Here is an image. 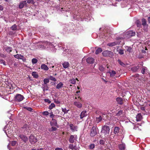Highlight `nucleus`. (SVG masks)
Listing matches in <instances>:
<instances>
[{
    "label": "nucleus",
    "instance_id": "f257e3e1",
    "mask_svg": "<svg viewBox=\"0 0 150 150\" xmlns=\"http://www.w3.org/2000/svg\"><path fill=\"white\" fill-rule=\"evenodd\" d=\"M110 131L109 127L106 125H104L102 127L101 131L102 134L104 135L105 137L108 136L109 134Z\"/></svg>",
    "mask_w": 150,
    "mask_h": 150
},
{
    "label": "nucleus",
    "instance_id": "f03ea898",
    "mask_svg": "<svg viewBox=\"0 0 150 150\" xmlns=\"http://www.w3.org/2000/svg\"><path fill=\"white\" fill-rule=\"evenodd\" d=\"M81 98L79 96L77 100L75 101L74 103V105L78 108H81L82 106V104L81 102Z\"/></svg>",
    "mask_w": 150,
    "mask_h": 150
},
{
    "label": "nucleus",
    "instance_id": "7ed1b4c3",
    "mask_svg": "<svg viewBox=\"0 0 150 150\" xmlns=\"http://www.w3.org/2000/svg\"><path fill=\"white\" fill-rule=\"evenodd\" d=\"M98 130V129L97 127L96 128V127L94 126L93 127L91 130L90 136L92 137H93L96 135L97 134Z\"/></svg>",
    "mask_w": 150,
    "mask_h": 150
},
{
    "label": "nucleus",
    "instance_id": "20e7f679",
    "mask_svg": "<svg viewBox=\"0 0 150 150\" xmlns=\"http://www.w3.org/2000/svg\"><path fill=\"white\" fill-rule=\"evenodd\" d=\"M29 141L30 143L32 144H34L37 142V139L33 135H31L29 138Z\"/></svg>",
    "mask_w": 150,
    "mask_h": 150
},
{
    "label": "nucleus",
    "instance_id": "39448f33",
    "mask_svg": "<svg viewBox=\"0 0 150 150\" xmlns=\"http://www.w3.org/2000/svg\"><path fill=\"white\" fill-rule=\"evenodd\" d=\"M24 98V97L23 95L20 94H17L15 97V100L16 101L20 102L22 101Z\"/></svg>",
    "mask_w": 150,
    "mask_h": 150
},
{
    "label": "nucleus",
    "instance_id": "423d86ee",
    "mask_svg": "<svg viewBox=\"0 0 150 150\" xmlns=\"http://www.w3.org/2000/svg\"><path fill=\"white\" fill-rule=\"evenodd\" d=\"M77 138V135H71L69 138V141L70 143L73 144L76 140Z\"/></svg>",
    "mask_w": 150,
    "mask_h": 150
},
{
    "label": "nucleus",
    "instance_id": "0eeeda50",
    "mask_svg": "<svg viewBox=\"0 0 150 150\" xmlns=\"http://www.w3.org/2000/svg\"><path fill=\"white\" fill-rule=\"evenodd\" d=\"M102 54L104 56L106 57V56H109V57H112L113 55V53L112 52L108 51L106 50L102 52Z\"/></svg>",
    "mask_w": 150,
    "mask_h": 150
},
{
    "label": "nucleus",
    "instance_id": "6e6552de",
    "mask_svg": "<svg viewBox=\"0 0 150 150\" xmlns=\"http://www.w3.org/2000/svg\"><path fill=\"white\" fill-rule=\"evenodd\" d=\"M118 147L119 150H125L126 148V145L122 140L121 143L118 144Z\"/></svg>",
    "mask_w": 150,
    "mask_h": 150
},
{
    "label": "nucleus",
    "instance_id": "1a4fd4ad",
    "mask_svg": "<svg viewBox=\"0 0 150 150\" xmlns=\"http://www.w3.org/2000/svg\"><path fill=\"white\" fill-rule=\"evenodd\" d=\"M125 34L127 37H129L134 36L135 35V32L131 30L126 32Z\"/></svg>",
    "mask_w": 150,
    "mask_h": 150
},
{
    "label": "nucleus",
    "instance_id": "9d476101",
    "mask_svg": "<svg viewBox=\"0 0 150 150\" xmlns=\"http://www.w3.org/2000/svg\"><path fill=\"white\" fill-rule=\"evenodd\" d=\"M69 148L72 150H78L79 149V148L75 144H70L69 145Z\"/></svg>",
    "mask_w": 150,
    "mask_h": 150
},
{
    "label": "nucleus",
    "instance_id": "9b49d317",
    "mask_svg": "<svg viewBox=\"0 0 150 150\" xmlns=\"http://www.w3.org/2000/svg\"><path fill=\"white\" fill-rule=\"evenodd\" d=\"M69 126L70 129L73 132L77 131V127L76 126H75L72 124H70Z\"/></svg>",
    "mask_w": 150,
    "mask_h": 150
},
{
    "label": "nucleus",
    "instance_id": "f8f14e48",
    "mask_svg": "<svg viewBox=\"0 0 150 150\" xmlns=\"http://www.w3.org/2000/svg\"><path fill=\"white\" fill-rule=\"evenodd\" d=\"M26 4L27 2L26 1H22L20 2L19 7L20 9H22Z\"/></svg>",
    "mask_w": 150,
    "mask_h": 150
},
{
    "label": "nucleus",
    "instance_id": "ddd939ff",
    "mask_svg": "<svg viewBox=\"0 0 150 150\" xmlns=\"http://www.w3.org/2000/svg\"><path fill=\"white\" fill-rule=\"evenodd\" d=\"M19 137L23 142H26L28 140V138L26 136L24 135L20 134L19 135Z\"/></svg>",
    "mask_w": 150,
    "mask_h": 150
},
{
    "label": "nucleus",
    "instance_id": "4468645a",
    "mask_svg": "<svg viewBox=\"0 0 150 150\" xmlns=\"http://www.w3.org/2000/svg\"><path fill=\"white\" fill-rule=\"evenodd\" d=\"M94 61V59L92 57H88L86 59V62L89 64H93Z\"/></svg>",
    "mask_w": 150,
    "mask_h": 150
},
{
    "label": "nucleus",
    "instance_id": "2eb2a0df",
    "mask_svg": "<svg viewBox=\"0 0 150 150\" xmlns=\"http://www.w3.org/2000/svg\"><path fill=\"white\" fill-rule=\"evenodd\" d=\"M117 103L119 104L122 105L123 103V100L121 98H117L116 99Z\"/></svg>",
    "mask_w": 150,
    "mask_h": 150
},
{
    "label": "nucleus",
    "instance_id": "dca6fc26",
    "mask_svg": "<svg viewBox=\"0 0 150 150\" xmlns=\"http://www.w3.org/2000/svg\"><path fill=\"white\" fill-rule=\"evenodd\" d=\"M105 115V114H103L102 116H100L99 117H97L96 118V120L97 122L98 123L99 122H100L102 119V118H103V115Z\"/></svg>",
    "mask_w": 150,
    "mask_h": 150
},
{
    "label": "nucleus",
    "instance_id": "f3484780",
    "mask_svg": "<svg viewBox=\"0 0 150 150\" xmlns=\"http://www.w3.org/2000/svg\"><path fill=\"white\" fill-rule=\"evenodd\" d=\"M62 64L63 67L65 69L68 68L69 66V63L67 62H64Z\"/></svg>",
    "mask_w": 150,
    "mask_h": 150
},
{
    "label": "nucleus",
    "instance_id": "a211bd4d",
    "mask_svg": "<svg viewBox=\"0 0 150 150\" xmlns=\"http://www.w3.org/2000/svg\"><path fill=\"white\" fill-rule=\"evenodd\" d=\"M87 115L86 112L85 111H82L80 114V118L81 119L83 118Z\"/></svg>",
    "mask_w": 150,
    "mask_h": 150
},
{
    "label": "nucleus",
    "instance_id": "6ab92c4d",
    "mask_svg": "<svg viewBox=\"0 0 150 150\" xmlns=\"http://www.w3.org/2000/svg\"><path fill=\"white\" fill-rule=\"evenodd\" d=\"M41 69L44 70H47L49 69L48 67L45 64H42L41 66Z\"/></svg>",
    "mask_w": 150,
    "mask_h": 150
},
{
    "label": "nucleus",
    "instance_id": "aec40b11",
    "mask_svg": "<svg viewBox=\"0 0 150 150\" xmlns=\"http://www.w3.org/2000/svg\"><path fill=\"white\" fill-rule=\"evenodd\" d=\"M118 44V43L117 42H110L107 44V45L109 46H113Z\"/></svg>",
    "mask_w": 150,
    "mask_h": 150
},
{
    "label": "nucleus",
    "instance_id": "412c9836",
    "mask_svg": "<svg viewBox=\"0 0 150 150\" xmlns=\"http://www.w3.org/2000/svg\"><path fill=\"white\" fill-rule=\"evenodd\" d=\"M50 124L51 125L56 126L57 125V122L56 120L52 118V121L50 122Z\"/></svg>",
    "mask_w": 150,
    "mask_h": 150
},
{
    "label": "nucleus",
    "instance_id": "4be33fe9",
    "mask_svg": "<svg viewBox=\"0 0 150 150\" xmlns=\"http://www.w3.org/2000/svg\"><path fill=\"white\" fill-rule=\"evenodd\" d=\"M137 120V121H140L142 118V117L140 114H138L136 117Z\"/></svg>",
    "mask_w": 150,
    "mask_h": 150
},
{
    "label": "nucleus",
    "instance_id": "5701e85b",
    "mask_svg": "<svg viewBox=\"0 0 150 150\" xmlns=\"http://www.w3.org/2000/svg\"><path fill=\"white\" fill-rule=\"evenodd\" d=\"M14 57L18 59H22L24 57L23 56L21 55V54H17L16 55H14Z\"/></svg>",
    "mask_w": 150,
    "mask_h": 150
},
{
    "label": "nucleus",
    "instance_id": "b1692460",
    "mask_svg": "<svg viewBox=\"0 0 150 150\" xmlns=\"http://www.w3.org/2000/svg\"><path fill=\"white\" fill-rule=\"evenodd\" d=\"M76 80H77L78 81V79H72L70 80L69 81L72 84H75L76 83Z\"/></svg>",
    "mask_w": 150,
    "mask_h": 150
},
{
    "label": "nucleus",
    "instance_id": "393cba45",
    "mask_svg": "<svg viewBox=\"0 0 150 150\" xmlns=\"http://www.w3.org/2000/svg\"><path fill=\"white\" fill-rule=\"evenodd\" d=\"M5 133H6V134L7 136L8 137H9L8 135H9V136H10V134H12V131L11 130H10L9 131L8 130V129H7V130H5Z\"/></svg>",
    "mask_w": 150,
    "mask_h": 150
},
{
    "label": "nucleus",
    "instance_id": "a878e982",
    "mask_svg": "<svg viewBox=\"0 0 150 150\" xmlns=\"http://www.w3.org/2000/svg\"><path fill=\"white\" fill-rule=\"evenodd\" d=\"M4 49L7 52H10L12 51V48L10 47H5Z\"/></svg>",
    "mask_w": 150,
    "mask_h": 150
},
{
    "label": "nucleus",
    "instance_id": "bb28decb",
    "mask_svg": "<svg viewBox=\"0 0 150 150\" xmlns=\"http://www.w3.org/2000/svg\"><path fill=\"white\" fill-rule=\"evenodd\" d=\"M63 85V83L62 82H60L59 83L57 84L56 88L57 89H59L62 87Z\"/></svg>",
    "mask_w": 150,
    "mask_h": 150
},
{
    "label": "nucleus",
    "instance_id": "cd10ccee",
    "mask_svg": "<svg viewBox=\"0 0 150 150\" xmlns=\"http://www.w3.org/2000/svg\"><path fill=\"white\" fill-rule=\"evenodd\" d=\"M139 69V67L137 66V67H134L132 68L131 70L133 72H136Z\"/></svg>",
    "mask_w": 150,
    "mask_h": 150
},
{
    "label": "nucleus",
    "instance_id": "c85d7f7f",
    "mask_svg": "<svg viewBox=\"0 0 150 150\" xmlns=\"http://www.w3.org/2000/svg\"><path fill=\"white\" fill-rule=\"evenodd\" d=\"M102 51V49L100 48H98L96 50L95 53L97 54L101 53Z\"/></svg>",
    "mask_w": 150,
    "mask_h": 150
},
{
    "label": "nucleus",
    "instance_id": "c756f323",
    "mask_svg": "<svg viewBox=\"0 0 150 150\" xmlns=\"http://www.w3.org/2000/svg\"><path fill=\"white\" fill-rule=\"evenodd\" d=\"M125 48L126 50L129 52H131L132 51V48L130 47L126 46Z\"/></svg>",
    "mask_w": 150,
    "mask_h": 150
},
{
    "label": "nucleus",
    "instance_id": "7c9ffc66",
    "mask_svg": "<svg viewBox=\"0 0 150 150\" xmlns=\"http://www.w3.org/2000/svg\"><path fill=\"white\" fill-rule=\"evenodd\" d=\"M29 128V127L28 125L27 124L24 125L23 127V129L25 131L26 130L27 131L28 129Z\"/></svg>",
    "mask_w": 150,
    "mask_h": 150
},
{
    "label": "nucleus",
    "instance_id": "2f4dec72",
    "mask_svg": "<svg viewBox=\"0 0 150 150\" xmlns=\"http://www.w3.org/2000/svg\"><path fill=\"white\" fill-rule=\"evenodd\" d=\"M119 129H120V128L118 127H115V129H114V133L115 134H117L119 132Z\"/></svg>",
    "mask_w": 150,
    "mask_h": 150
},
{
    "label": "nucleus",
    "instance_id": "473e14b6",
    "mask_svg": "<svg viewBox=\"0 0 150 150\" xmlns=\"http://www.w3.org/2000/svg\"><path fill=\"white\" fill-rule=\"evenodd\" d=\"M11 29L13 30H17L16 25L15 24L11 27Z\"/></svg>",
    "mask_w": 150,
    "mask_h": 150
},
{
    "label": "nucleus",
    "instance_id": "72a5a7b5",
    "mask_svg": "<svg viewBox=\"0 0 150 150\" xmlns=\"http://www.w3.org/2000/svg\"><path fill=\"white\" fill-rule=\"evenodd\" d=\"M119 64L121 65L123 67H125V64L122 62L120 59H118L117 61Z\"/></svg>",
    "mask_w": 150,
    "mask_h": 150
},
{
    "label": "nucleus",
    "instance_id": "f704fd0d",
    "mask_svg": "<svg viewBox=\"0 0 150 150\" xmlns=\"http://www.w3.org/2000/svg\"><path fill=\"white\" fill-rule=\"evenodd\" d=\"M110 77H113L115 76L116 72L114 71L113 70L111 72H110Z\"/></svg>",
    "mask_w": 150,
    "mask_h": 150
},
{
    "label": "nucleus",
    "instance_id": "c9c22d12",
    "mask_svg": "<svg viewBox=\"0 0 150 150\" xmlns=\"http://www.w3.org/2000/svg\"><path fill=\"white\" fill-rule=\"evenodd\" d=\"M32 63L33 64H34L36 63L38 61V60L36 58H33L32 59Z\"/></svg>",
    "mask_w": 150,
    "mask_h": 150
},
{
    "label": "nucleus",
    "instance_id": "e433bc0d",
    "mask_svg": "<svg viewBox=\"0 0 150 150\" xmlns=\"http://www.w3.org/2000/svg\"><path fill=\"white\" fill-rule=\"evenodd\" d=\"M95 147V145L93 144H91L89 146V148L91 149H93Z\"/></svg>",
    "mask_w": 150,
    "mask_h": 150
},
{
    "label": "nucleus",
    "instance_id": "4c0bfd02",
    "mask_svg": "<svg viewBox=\"0 0 150 150\" xmlns=\"http://www.w3.org/2000/svg\"><path fill=\"white\" fill-rule=\"evenodd\" d=\"M142 24L143 26L147 25L146 24V20L145 19L143 18L142 19Z\"/></svg>",
    "mask_w": 150,
    "mask_h": 150
},
{
    "label": "nucleus",
    "instance_id": "58836bf2",
    "mask_svg": "<svg viewBox=\"0 0 150 150\" xmlns=\"http://www.w3.org/2000/svg\"><path fill=\"white\" fill-rule=\"evenodd\" d=\"M144 28L143 30L146 32H148V25H143Z\"/></svg>",
    "mask_w": 150,
    "mask_h": 150
},
{
    "label": "nucleus",
    "instance_id": "ea45409f",
    "mask_svg": "<svg viewBox=\"0 0 150 150\" xmlns=\"http://www.w3.org/2000/svg\"><path fill=\"white\" fill-rule=\"evenodd\" d=\"M136 24L137 25V27L139 28H140L141 26V24L140 22L139 21H137L136 22Z\"/></svg>",
    "mask_w": 150,
    "mask_h": 150
},
{
    "label": "nucleus",
    "instance_id": "a19ab883",
    "mask_svg": "<svg viewBox=\"0 0 150 150\" xmlns=\"http://www.w3.org/2000/svg\"><path fill=\"white\" fill-rule=\"evenodd\" d=\"M55 104L53 103H52L51 104V105L49 106V108L50 109H52L53 108L55 107Z\"/></svg>",
    "mask_w": 150,
    "mask_h": 150
},
{
    "label": "nucleus",
    "instance_id": "79ce46f5",
    "mask_svg": "<svg viewBox=\"0 0 150 150\" xmlns=\"http://www.w3.org/2000/svg\"><path fill=\"white\" fill-rule=\"evenodd\" d=\"M99 70L101 71H103L104 70V67L102 65L99 66Z\"/></svg>",
    "mask_w": 150,
    "mask_h": 150
},
{
    "label": "nucleus",
    "instance_id": "37998d69",
    "mask_svg": "<svg viewBox=\"0 0 150 150\" xmlns=\"http://www.w3.org/2000/svg\"><path fill=\"white\" fill-rule=\"evenodd\" d=\"M123 113V111L122 110H120L116 114V115L117 116H120L121 115H122Z\"/></svg>",
    "mask_w": 150,
    "mask_h": 150
},
{
    "label": "nucleus",
    "instance_id": "c03bdc74",
    "mask_svg": "<svg viewBox=\"0 0 150 150\" xmlns=\"http://www.w3.org/2000/svg\"><path fill=\"white\" fill-rule=\"evenodd\" d=\"M62 111L64 112V113H68L69 110H67L65 108H62Z\"/></svg>",
    "mask_w": 150,
    "mask_h": 150
},
{
    "label": "nucleus",
    "instance_id": "a18cd8bd",
    "mask_svg": "<svg viewBox=\"0 0 150 150\" xmlns=\"http://www.w3.org/2000/svg\"><path fill=\"white\" fill-rule=\"evenodd\" d=\"M32 75L35 78H37L38 76V74L35 72H33L32 73Z\"/></svg>",
    "mask_w": 150,
    "mask_h": 150
},
{
    "label": "nucleus",
    "instance_id": "49530a36",
    "mask_svg": "<svg viewBox=\"0 0 150 150\" xmlns=\"http://www.w3.org/2000/svg\"><path fill=\"white\" fill-rule=\"evenodd\" d=\"M49 80L48 79H45L44 80V83L45 84H46L47 83H49Z\"/></svg>",
    "mask_w": 150,
    "mask_h": 150
},
{
    "label": "nucleus",
    "instance_id": "de8ad7c7",
    "mask_svg": "<svg viewBox=\"0 0 150 150\" xmlns=\"http://www.w3.org/2000/svg\"><path fill=\"white\" fill-rule=\"evenodd\" d=\"M118 51L119 54H120L122 55L124 54V51L123 50L120 49Z\"/></svg>",
    "mask_w": 150,
    "mask_h": 150
},
{
    "label": "nucleus",
    "instance_id": "09e8293b",
    "mask_svg": "<svg viewBox=\"0 0 150 150\" xmlns=\"http://www.w3.org/2000/svg\"><path fill=\"white\" fill-rule=\"evenodd\" d=\"M50 79L52 81H56V79L55 78L53 77L52 76H50Z\"/></svg>",
    "mask_w": 150,
    "mask_h": 150
},
{
    "label": "nucleus",
    "instance_id": "8fccbe9b",
    "mask_svg": "<svg viewBox=\"0 0 150 150\" xmlns=\"http://www.w3.org/2000/svg\"><path fill=\"white\" fill-rule=\"evenodd\" d=\"M100 144L101 145H104L105 143V141L103 139H101L100 140Z\"/></svg>",
    "mask_w": 150,
    "mask_h": 150
},
{
    "label": "nucleus",
    "instance_id": "3c124183",
    "mask_svg": "<svg viewBox=\"0 0 150 150\" xmlns=\"http://www.w3.org/2000/svg\"><path fill=\"white\" fill-rule=\"evenodd\" d=\"M0 64H3L4 65H6L5 61L3 59H0Z\"/></svg>",
    "mask_w": 150,
    "mask_h": 150
},
{
    "label": "nucleus",
    "instance_id": "603ef678",
    "mask_svg": "<svg viewBox=\"0 0 150 150\" xmlns=\"http://www.w3.org/2000/svg\"><path fill=\"white\" fill-rule=\"evenodd\" d=\"M28 3H32V4H34V2L33 0H26Z\"/></svg>",
    "mask_w": 150,
    "mask_h": 150
},
{
    "label": "nucleus",
    "instance_id": "864d4df0",
    "mask_svg": "<svg viewBox=\"0 0 150 150\" xmlns=\"http://www.w3.org/2000/svg\"><path fill=\"white\" fill-rule=\"evenodd\" d=\"M42 114L45 115H49V113L47 111H44L42 112Z\"/></svg>",
    "mask_w": 150,
    "mask_h": 150
},
{
    "label": "nucleus",
    "instance_id": "5fc2aeb1",
    "mask_svg": "<svg viewBox=\"0 0 150 150\" xmlns=\"http://www.w3.org/2000/svg\"><path fill=\"white\" fill-rule=\"evenodd\" d=\"M44 101L45 102L47 103H51V101L48 99H45Z\"/></svg>",
    "mask_w": 150,
    "mask_h": 150
},
{
    "label": "nucleus",
    "instance_id": "6e6d98bb",
    "mask_svg": "<svg viewBox=\"0 0 150 150\" xmlns=\"http://www.w3.org/2000/svg\"><path fill=\"white\" fill-rule=\"evenodd\" d=\"M11 144V145L12 146H15L16 145V142L15 141H12Z\"/></svg>",
    "mask_w": 150,
    "mask_h": 150
},
{
    "label": "nucleus",
    "instance_id": "4d7b16f0",
    "mask_svg": "<svg viewBox=\"0 0 150 150\" xmlns=\"http://www.w3.org/2000/svg\"><path fill=\"white\" fill-rule=\"evenodd\" d=\"M145 70V68L143 67L142 68V69L141 71V72L142 74H144Z\"/></svg>",
    "mask_w": 150,
    "mask_h": 150
},
{
    "label": "nucleus",
    "instance_id": "13d9d810",
    "mask_svg": "<svg viewBox=\"0 0 150 150\" xmlns=\"http://www.w3.org/2000/svg\"><path fill=\"white\" fill-rule=\"evenodd\" d=\"M50 117L52 118H53L54 117V115L52 113V112L51 113H50Z\"/></svg>",
    "mask_w": 150,
    "mask_h": 150
},
{
    "label": "nucleus",
    "instance_id": "bf43d9fd",
    "mask_svg": "<svg viewBox=\"0 0 150 150\" xmlns=\"http://www.w3.org/2000/svg\"><path fill=\"white\" fill-rule=\"evenodd\" d=\"M52 131H55L57 130V128L55 127H52Z\"/></svg>",
    "mask_w": 150,
    "mask_h": 150
},
{
    "label": "nucleus",
    "instance_id": "052dcab7",
    "mask_svg": "<svg viewBox=\"0 0 150 150\" xmlns=\"http://www.w3.org/2000/svg\"><path fill=\"white\" fill-rule=\"evenodd\" d=\"M26 109L27 110L30 111H31L32 110V108H26Z\"/></svg>",
    "mask_w": 150,
    "mask_h": 150
},
{
    "label": "nucleus",
    "instance_id": "680f3d73",
    "mask_svg": "<svg viewBox=\"0 0 150 150\" xmlns=\"http://www.w3.org/2000/svg\"><path fill=\"white\" fill-rule=\"evenodd\" d=\"M55 150H63V149L60 148H57Z\"/></svg>",
    "mask_w": 150,
    "mask_h": 150
},
{
    "label": "nucleus",
    "instance_id": "e2e57ef3",
    "mask_svg": "<svg viewBox=\"0 0 150 150\" xmlns=\"http://www.w3.org/2000/svg\"><path fill=\"white\" fill-rule=\"evenodd\" d=\"M141 110H142V111L145 112L144 108V107H141Z\"/></svg>",
    "mask_w": 150,
    "mask_h": 150
},
{
    "label": "nucleus",
    "instance_id": "0e129e2a",
    "mask_svg": "<svg viewBox=\"0 0 150 150\" xmlns=\"http://www.w3.org/2000/svg\"><path fill=\"white\" fill-rule=\"evenodd\" d=\"M3 9V7L1 5H0V11H2Z\"/></svg>",
    "mask_w": 150,
    "mask_h": 150
},
{
    "label": "nucleus",
    "instance_id": "69168bd1",
    "mask_svg": "<svg viewBox=\"0 0 150 150\" xmlns=\"http://www.w3.org/2000/svg\"><path fill=\"white\" fill-rule=\"evenodd\" d=\"M54 102L57 104H59L60 102L58 100H54Z\"/></svg>",
    "mask_w": 150,
    "mask_h": 150
},
{
    "label": "nucleus",
    "instance_id": "338daca9",
    "mask_svg": "<svg viewBox=\"0 0 150 150\" xmlns=\"http://www.w3.org/2000/svg\"><path fill=\"white\" fill-rule=\"evenodd\" d=\"M142 112L144 115L146 114L147 113V112L145 111V112L142 111Z\"/></svg>",
    "mask_w": 150,
    "mask_h": 150
},
{
    "label": "nucleus",
    "instance_id": "774afa93",
    "mask_svg": "<svg viewBox=\"0 0 150 150\" xmlns=\"http://www.w3.org/2000/svg\"><path fill=\"white\" fill-rule=\"evenodd\" d=\"M31 150H40V149H32Z\"/></svg>",
    "mask_w": 150,
    "mask_h": 150
}]
</instances>
